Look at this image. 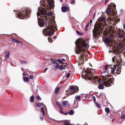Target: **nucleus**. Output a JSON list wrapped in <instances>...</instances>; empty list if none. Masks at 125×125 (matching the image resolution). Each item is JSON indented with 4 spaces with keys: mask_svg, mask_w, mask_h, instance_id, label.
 Wrapping results in <instances>:
<instances>
[{
    "mask_svg": "<svg viewBox=\"0 0 125 125\" xmlns=\"http://www.w3.org/2000/svg\"><path fill=\"white\" fill-rule=\"evenodd\" d=\"M48 13V15L49 16H51L52 14V13L51 11H49Z\"/></svg>",
    "mask_w": 125,
    "mask_h": 125,
    "instance_id": "nucleus-43",
    "label": "nucleus"
},
{
    "mask_svg": "<svg viewBox=\"0 0 125 125\" xmlns=\"http://www.w3.org/2000/svg\"><path fill=\"white\" fill-rule=\"evenodd\" d=\"M5 55L6 58H8L10 55V53L9 51H8L7 53L5 54Z\"/></svg>",
    "mask_w": 125,
    "mask_h": 125,
    "instance_id": "nucleus-27",
    "label": "nucleus"
},
{
    "mask_svg": "<svg viewBox=\"0 0 125 125\" xmlns=\"http://www.w3.org/2000/svg\"><path fill=\"white\" fill-rule=\"evenodd\" d=\"M77 102V101L76 100H75L74 101V104H76Z\"/></svg>",
    "mask_w": 125,
    "mask_h": 125,
    "instance_id": "nucleus-59",
    "label": "nucleus"
},
{
    "mask_svg": "<svg viewBox=\"0 0 125 125\" xmlns=\"http://www.w3.org/2000/svg\"><path fill=\"white\" fill-rule=\"evenodd\" d=\"M11 41L14 42L19 43L20 42V41L16 39L15 38H11Z\"/></svg>",
    "mask_w": 125,
    "mask_h": 125,
    "instance_id": "nucleus-18",
    "label": "nucleus"
},
{
    "mask_svg": "<svg viewBox=\"0 0 125 125\" xmlns=\"http://www.w3.org/2000/svg\"><path fill=\"white\" fill-rule=\"evenodd\" d=\"M36 98L39 100L40 101L41 100V98L39 95L36 96Z\"/></svg>",
    "mask_w": 125,
    "mask_h": 125,
    "instance_id": "nucleus-42",
    "label": "nucleus"
},
{
    "mask_svg": "<svg viewBox=\"0 0 125 125\" xmlns=\"http://www.w3.org/2000/svg\"><path fill=\"white\" fill-rule=\"evenodd\" d=\"M34 101V97L33 95L31 96L30 101L31 102H33Z\"/></svg>",
    "mask_w": 125,
    "mask_h": 125,
    "instance_id": "nucleus-29",
    "label": "nucleus"
},
{
    "mask_svg": "<svg viewBox=\"0 0 125 125\" xmlns=\"http://www.w3.org/2000/svg\"><path fill=\"white\" fill-rule=\"evenodd\" d=\"M35 103L36 105L38 107H40L41 105H42V103H41L40 102L36 103L35 102Z\"/></svg>",
    "mask_w": 125,
    "mask_h": 125,
    "instance_id": "nucleus-25",
    "label": "nucleus"
},
{
    "mask_svg": "<svg viewBox=\"0 0 125 125\" xmlns=\"http://www.w3.org/2000/svg\"><path fill=\"white\" fill-rule=\"evenodd\" d=\"M89 22H88V23H87V25H88L89 26Z\"/></svg>",
    "mask_w": 125,
    "mask_h": 125,
    "instance_id": "nucleus-63",
    "label": "nucleus"
},
{
    "mask_svg": "<svg viewBox=\"0 0 125 125\" xmlns=\"http://www.w3.org/2000/svg\"><path fill=\"white\" fill-rule=\"evenodd\" d=\"M23 80L26 82H28L29 81V78L27 77H25L23 79Z\"/></svg>",
    "mask_w": 125,
    "mask_h": 125,
    "instance_id": "nucleus-28",
    "label": "nucleus"
},
{
    "mask_svg": "<svg viewBox=\"0 0 125 125\" xmlns=\"http://www.w3.org/2000/svg\"><path fill=\"white\" fill-rule=\"evenodd\" d=\"M62 103L63 106H65L69 104V102L67 101H62Z\"/></svg>",
    "mask_w": 125,
    "mask_h": 125,
    "instance_id": "nucleus-21",
    "label": "nucleus"
},
{
    "mask_svg": "<svg viewBox=\"0 0 125 125\" xmlns=\"http://www.w3.org/2000/svg\"><path fill=\"white\" fill-rule=\"evenodd\" d=\"M51 60L52 61V62L53 64H55V65L54 66V67L56 68H59L58 67V66H59V64L56 61H54V59L53 60L52 59H51Z\"/></svg>",
    "mask_w": 125,
    "mask_h": 125,
    "instance_id": "nucleus-15",
    "label": "nucleus"
},
{
    "mask_svg": "<svg viewBox=\"0 0 125 125\" xmlns=\"http://www.w3.org/2000/svg\"><path fill=\"white\" fill-rule=\"evenodd\" d=\"M122 119H124L125 118V115H122L121 116Z\"/></svg>",
    "mask_w": 125,
    "mask_h": 125,
    "instance_id": "nucleus-41",
    "label": "nucleus"
},
{
    "mask_svg": "<svg viewBox=\"0 0 125 125\" xmlns=\"http://www.w3.org/2000/svg\"><path fill=\"white\" fill-rule=\"evenodd\" d=\"M123 27L125 30V25L124 24L123 25Z\"/></svg>",
    "mask_w": 125,
    "mask_h": 125,
    "instance_id": "nucleus-60",
    "label": "nucleus"
},
{
    "mask_svg": "<svg viewBox=\"0 0 125 125\" xmlns=\"http://www.w3.org/2000/svg\"><path fill=\"white\" fill-rule=\"evenodd\" d=\"M48 68H45V70L46 71V70H47Z\"/></svg>",
    "mask_w": 125,
    "mask_h": 125,
    "instance_id": "nucleus-61",
    "label": "nucleus"
},
{
    "mask_svg": "<svg viewBox=\"0 0 125 125\" xmlns=\"http://www.w3.org/2000/svg\"><path fill=\"white\" fill-rule=\"evenodd\" d=\"M63 124L64 125H69V124L68 122L65 121L63 123Z\"/></svg>",
    "mask_w": 125,
    "mask_h": 125,
    "instance_id": "nucleus-37",
    "label": "nucleus"
},
{
    "mask_svg": "<svg viewBox=\"0 0 125 125\" xmlns=\"http://www.w3.org/2000/svg\"><path fill=\"white\" fill-rule=\"evenodd\" d=\"M48 39L49 40V41L51 42H52L53 41V40L52 39V38H49V37L48 38Z\"/></svg>",
    "mask_w": 125,
    "mask_h": 125,
    "instance_id": "nucleus-38",
    "label": "nucleus"
},
{
    "mask_svg": "<svg viewBox=\"0 0 125 125\" xmlns=\"http://www.w3.org/2000/svg\"><path fill=\"white\" fill-rule=\"evenodd\" d=\"M82 52H83V53L84 54L86 52L85 49L83 48H76V50H75L76 53L77 54H79Z\"/></svg>",
    "mask_w": 125,
    "mask_h": 125,
    "instance_id": "nucleus-12",
    "label": "nucleus"
},
{
    "mask_svg": "<svg viewBox=\"0 0 125 125\" xmlns=\"http://www.w3.org/2000/svg\"><path fill=\"white\" fill-rule=\"evenodd\" d=\"M75 98L76 100H79L80 99L81 97L80 96H77L75 97Z\"/></svg>",
    "mask_w": 125,
    "mask_h": 125,
    "instance_id": "nucleus-34",
    "label": "nucleus"
},
{
    "mask_svg": "<svg viewBox=\"0 0 125 125\" xmlns=\"http://www.w3.org/2000/svg\"><path fill=\"white\" fill-rule=\"evenodd\" d=\"M85 30L87 31L88 30V29L87 28H85Z\"/></svg>",
    "mask_w": 125,
    "mask_h": 125,
    "instance_id": "nucleus-62",
    "label": "nucleus"
},
{
    "mask_svg": "<svg viewBox=\"0 0 125 125\" xmlns=\"http://www.w3.org/2000/svg\"><path fill=\"white\" fill-rule=\"evenodd\" d=\"M60 89V87H57L54 90V92L55 94H57Z\"/></svg>",
    "mask_w": 125,
    "mask_h": 125,
    "instance_id": "nucleus-22",
    "label": "nucleus"
},
{
    "mask_svg": "<svg viewBox=\"0 0 125 125\" xmlns=\"http://www.w3.org/2000/svg\"><path fill=\"white\" fill-rule=\"evenodd\" d=\"M56 104L57 105V106H58L59 107L60 109V108H62V107L61 106L60 103H58V104L57 103Z\"/></svg>",
    "mask_w": 125,
    "mask_h": 125,
    "instance_id": "nucleus-36",
    "label": "nucleus"
},
{
    "mask_svg": "<svg viewBox=\"0 0 125 125\" xmlns=\"http://www.w3.org/2000/svg\"><path fill=\"white\" fill-rule=\"evenodd\" d=\"M111 9H112L111 8L108 7L106 9V13L108 14L111 11Z\"/></svg>",
    "mask_w": 125,
    "mask_h": 125,
    "instance_id": "nucleus-23",
    "label": "nucleus"
},
{
    "mask_svg": "<svg viewBox=\"0 0 125 125\" xmlns=\"http://www.w3.org/2000/svg\"><path fill=\"white\" fill-rule=\"evenodd\" d=\"M68 114V112H65V113H64H64H63V114L65 115H67Z\"/></svg>",
    "mask_w": 125,
    "mask_h": 125,
    "instance_id": "nucleus-54",
    "label": "nucleus"
},
{
    "mask_svg": "<svg viewBox=\"0 0 125 125\" xmlns=\"http://www.w3.org/2000/svg\"><path fill=\"white\" fill-rule=\"evenodd\" d=\"M74 113L73 111L72 110H70L68 112L69 114L70 115H72Z\"/></svg>",
    "mask_w": 125,
    "mask_h": 125,
    "instance_id": "nucleus-35",
    "label": "nucleus"
},
{
    "mask_svg": "<svg viewBox=\"0 0 125 125\" xmlns=\"http://www.w3.org/2000/svg\"><path fill=\"white\" fill-rule=\"evenodd\" d=\"M117 56H114L112 58V60L113 62L115 63L114 65H113V67L112 66V65H109L106 64L104 66V71H105L109 72L110 71L109 69L111 71V72L113 74H114L115 71L116 70V66L118 64V63L121 62L120 59L118 58L117 57Z\"/></svg>",
    "mask_w": 125,
    "mask_h": 125,
    "instance_id": "nucleus-2",
    "label": "nucleus"
},
{
    "mask_svg": "<svg viewBox=\"0 0 125 125\" xmlns=\"http://www.w3.org/2000/svg\"><path fill=\"white\" fill-rule=\"evenodd\" d=\"M75 43L76 48H86L89 45L87 41L82 39H78Z\"/></svg>",
    "mask_w": 125,
    "mask_h": 125,
    "instance_id": "nucleus-6",
    "label": "nucleus"
},
{
    "mask_svg": "<svg viewBox=\"0 0 125 125\" xmlns=\"http://www.w3.org/2000/svg\"><path fill=\"white\" fill-rule=\"evenodd\" d=\"M22 64H26L27 63V62L25 61H23L22 60H21L19 61Z\"/></svg>",
    "mask_w": 125,
    "mask_h": 125,
    "instance_id": "nucleus-26",
    "label": "nucleus"
},
{
    "mask_svg": "<svg viewBox=\"0 0 125 125\" xmlns=\"http://www.w3.org/2000/svg\"><path fill=\"white\" fill-rule=\"evenodd\" d=\"M60 62L62 64H64L65 63L62 62V60H61V61H60Z\"/></svg>",
    "mask_w": 125,
    "mask_h": 125,
    "instance_id": "nucleus-51",
    "label": "nucleus"
},
{
    "mask_svg": "<svg viewBox=\"0 0 125 125\" xmlns=\"http://www.w3.org/2000/svg\"><path fill=\"white\" fill-rule=\"evenodd\" d=\"M33 75H30L29 79H33Z\"/></svg>",
    "mask_w": 125,
    "mask_h": 125,
    "instance_id": "nucleus-46",
    "label": "nucleus"
},
{
    "mask_svg": "<svg viewBox=\"0 0 125 125\" xmlns=\"http://www.w3.org/2000/svg\"><path fill=\"white\" fill-rule=\"evenodd\" d=\"M31 10L29 9L26 10L25 9L23 11L18 12L17 14V16L19 17L20 19H24L29 16L28 15L31 13Z\"/></svg>",
    "mask_w": 125,
    "mask_h": 125,
    "instance_id": "nucleus-7",
    "label": "nucleus"
},
{
    "mask_svg": "<svg viewBox=\"0 0 125 125\" xmlns=\"http://www.w3.org/2000/svg\"><path fill=\"white\" fill-rule=\"evenodd\" d=\"M105 112L108 113H109L110 112V110L108 107L105 108Z\"/></svg>",
    "mask_w": 125,
    "mask_h": 125,
    "instance_id": "nucleus-31",
    "label": "nucleus"
},
{
    "mask_svg": "<svg viewBox=\"0 0 125 125\" xmlns=\"http://www.w3.org/2000/svg\"><path fill=\"white\" fill-rule=\"evenodd\" d=\"M41 12L40 15L39 14L38 12H37V15L38 16H40L41 17L45 20H47L48 19L47 16H46L47 14V11L44 8H42L40 10Z\"/></svg>",
    "mask_w": 125,
    "mask_h": 125,
    "instance_id": "nucleus-9",
    "label": "nucleus"
},
{
    "mask_svg": "<svg viewBox=\"0 0 125 125\" xmlns=\"http://www.w3.org/2000/svg\"><path fill=\"white\" fill-rule=\"evenodd\" d=\"M58 67L59 68H56L57 69H60V70H62L63 69H64V68L63 67V66L62 65H60V66H59H59H58Z\"/></svg>",
    "mask_w": 125,
    "mask_h": 125,
    "instance_id": "nucleus-33",
    "label": "nucleus"
},
{
    "mask_svg": "<svg viewBox=\"0 0 125 125\" xmlns=\"http://www.w3.org/2000/svg\"><path fill=\"white\" fill-rule=\"evenodd\" d=\"M55 61L57 62H60V61H61V59H55Z\"/></svg>",
    "mask_w": 125,
    "mask_h": 125,
    "instance_id": "nucleus-47",
    "label": "nucleus"
},
{
    "mask_svg": "<svg viewBox=\"0 0 125 125\" xmlns=\"http://www.w3.org/2000/svg\"><path fill=\"white\" fill-rule=\"evenodd\" d=\"M103 29L101 23H99L95 24L94 28L92 31L93 36L94 38H98L101 36V34H102Z\"/></svg>",
    "mask_w": 125,
    "mask_h": 125,
    "instance_id": "nucleus-5",
    "label": "nucleus"
},
{
    "mask_svg": "<svg viewBox=\"0 0 125 125\" xmlns=\"http://www.w3.org/2000/svg\"><path fill=\"white\" fill-rule=\"evenodd\" d=\"M98 88L100 89H102L104 88L103 85L102 84H100L98 85Z\"/></svg>",
    "mask_w": 125,
    "mask_h": 125,
    "instance_id": "nucleus-24",
    "label": "nucleus"
},
{
    "mask_svg": "<svg viewBox=\"0 0 125 125\" xmlns=\"http://www.w3.org/2000/svg\"><path fill=\"white\" fill-rule=\"evenodd\" d=\"M89 27V25H87L85 27V28H87Z\"/></svg>",
    "mask_w": 125,
    "mask_h": 125,
    "instance_id": "nucleus-55",
    "label": "nucleus"
},
{
    "mask_svg": "<svg viewBox=\"0 0 125 125\" xmlns=\"http://www.w3.org/2000/svg\"><path fill=\"white\" fill-rule=\"evenodd\" d=\"M108 0H105L104 4H106L107 3V2H108Z\"/></svg>",
    "mask_w": 125,
    "mask_h": 125,
    "instance_id": "nucleus-53",
    "label": "nucleus"
},
{
    "mask_svg": "<svg viewBox=\"0 0 125 125\" xmlns=\"http://www.w3.org/2000/svg\"><path fill=\"white\" fill-rule=\"evenodd\" d=\"M109 72L104 71L101 73L102 78L104 81L103 84L106 87H110L111 86V83L113 84L114 82V78H111L110 75H108Z\"/></svg>",
    "mask_w": 125,
    "mask_h": 125,
    "instance_id": "nucleus-3",
    "label": "nucleus"
},
{
    "mask_svg": "<svg viewBox=\"0 0 125 125\" xmlns=\"http://www.w3.org/2000/svg\"><path fill=\"white\" fill-rule=\"evenodd\" d=\"M85 56V54H84V53H83L81 56H80L81 58V59H82L83 58V59H84L83 58Z\"/></svg>",
    "mask_w": 125,
    "mask_h": 125,
    "instance_id": "nucleus-39",
    "label": "nucleus"
},
{
    "mask_svg": "<svg viewBox=\"0 0 125 125\" xmlns=\"http://www.w3.org/2000/svg\"><path fill=\"white\" fill-rule=\"evenodd\" d=\"M92 99L93 100V101L94 102H95L96 101V99L95 97L94 96H93V97H92Z\"/></svg>",
    "mask_w": 125,
    "mask_h": 125,
    "instance_id": "nucleus-45",
    "label": "nucleus"
},
{
    "mask_svg": "<svg viewBox=\"0 0 125 125\" xmlns=\"http://www.w3.org/2000/svg\"><path fill=\"white\" fill-rule=\"evenodd\" d=\"M92 22V20H90V22L91 23Z\"/></svg>",
    "mask_w": 125,
    "mask_h": 125,
    "instance_id": "nucleus-64",
    "label": "nucleus"
},
{
    "mask_svg": "<svg viewBox=\"0 0 125 125\" xmlns=\"http://www.w3.org/2000/svg\"><path fill=\"white\" fill-rule=\"evenodd\" d=\"M96 106L98 108H101L100 105V104L98 103H96Z\"/></svg>",
    "mask_w": 125,
    "mask_h": 125,
    "instance_id": "nucleus-40",
    "label": "nucleus"
},
{
    "mask_svg": "<svg viewBox=\"0 0 125 125\" xmlns=\"http://www.w3.org/2000/svg\"><path fill=\"white\" fill-rule=\"evenodd\" d=\"M99 21L100 22H104L106 21L104 17H100L99 19Z\"/></svg>",
    "mask_w": 125,
    "mask_h": 125,
    "instance_id": "nucleus-19",
    "label": "nucleus"
},
{
    "mask_svg": "<svg viewBox=\"0 0 125 125\" xmlns=\"http://www.w3.org/2000/svg\"><path fill=\"white\" fill-rule=\"evenodd\" d=\"M118 69H117L116 71H115V74L116 73L118 74H119L121 72L120 70L121 69V67H119V66H118Z\"/></svg>",
    "mask_w": 125,
    "mask_h": 125,
    "instance_id": "nucleus-17",
    "label": "nucleus"
},
{
    "mask_svg": "<svg viewBox=\"0 0 125 125\" xmlns=\"http://www.w3.org/2000/svg\"><path fill=\"white\" fill-rule=\"evenodd\" d=\"M54 18H52V20L50 21L48 25L47 24L46 26V28L43 30V34L45 36L52 35L54 31V29L56 28V25L54 21Z\"/></svg>",
    "mask_w": 125,
    "mask_h": 125,
    "instance_id": "nucleus-1",
    "label": "nucleus"
},
{
    "mask_svg": "<svg viewBox=\"0 0 125 125\" xmlns=\"http://www.w3.org/2000/svg\"><path fill=\"white\" fill-rule=\"evenodd\" d=\"M70 73H68L67 74V75L66 76V78H68L69 77L70 75Z\"/></svg>",
    "mask_w": 125,
    "mask_h": 125,
    "instance_id": "nucleus-49",
    "label": "nucleus"
},
{
    "mask_svg": "<svg viewBox=\"0 0 125 125\" xmlns=\"http://www.w3.org/2000/svg\"><path fill=\"white\" fill-rule=\"evenodd\" d=\"M79 91L78 87H76L73 86L70 87L69 90V92L71 95L72 94L77 93Z\"/></svg>",
    "mask_w": 125,
    "mask_h": 125,
    "instance_id": "nucleus-11",
    "label": "nucleus"
},
{
    "mask_svg": "<svg viewBox=\"0 0 125 125\" xmlns=\"http://www.w3.org/2000/svg\"><path fill=\"white\" fill-rule=\"evenodd\" d=\"M62 61H65V60L63 58H62Z\"/></svg>",
    "mask_w": 125,
    "mask_h": 125,
    "instance_id": "nucleus-58",
    "label": "nucleus"
},
{
    "mask_svg": "<svg viewBox=\"0 0 125 125\" xmlns=\"http://www.w3.org/2000/svg\"><path fill=\"white\" fill-rule=\"evenodd\" d=\"M41 110L42 112L43 116H44L45 115V113L44 110V108L43 107H42L41 108Z\"/></svg>",
    "mask_w": 125,
    "mask_h": 125,
    "instance_id": "nucleus-32",
    "label": "nucleus"
},
{
    "mask_svg": "<svg viewBox=\"0 0 125 125\" xmlns=\"http://www.w3.org/2000/svg\"><path fill=\"white\" fill-rule=\"evenodd\" d=\"M124 38L123 39V41H125V37H124Z\"/></svg>",
    "mask_w": 125,
    "mask_h": 125,
    "instance_id": "nucleus-56",
    "label": "nucleus"
},
{
    "mask_svg": "<svg viewBox=\"0 0 125 125\" xmlns=\"http://www.w3.org/2000/svg\"><path fill=\"white\" fill-rule=\"evenodd\" d=\"M19 43H21V44L22 45H23V42H21L20 41V42Z\"/></svg>",
    "mask_w": 125,
    "mask_h": 125,
    "instance_id": "nucleus-57",
    "label": "nucleus"
},
{
    "mask_svg": "<svg viewBox=\"0 0 125 125\" xmlns=\"http://www.w3.org/2000/svg\"><path fill=\"white\" fill-rule=\"evenodd\" d=\"M60 113L62 114H63V113H64V112H63L62 110V109H63V108H60Z\"/></svg>",
    "mask_w": 125,
    "mask_h": 125,
    "instance_id": "nucleus-44",
    "label": "nucleus"
},
{
    "mask_svg": "<svg viewBox=\"0 0 125 125\" xmlns=\"http://www.w3.org/2000/svg\"><path fill=\"white\" fill-rule=\"evenodd\" d=\"M113 53H115V56H117V57L118 58H119L121 61V62H118V64L116 66V67L117 66H119L120 64L122 66L124 65L125 64V63L124 62H122V60L121 59V55L119 53V51L118 50H114L113 51Z\"/></svg>",
    "mask_w": 125,
    "mask_h": 125,
    "instance_id": "nucleus-10",
    "label": "nucleus"
},
{
    "mask_svg": "<svg viewBox=\"0 0 125 125\" xmlns=\"http://www.w3.org/2000/svg\"><path fill=\"white\" fill-rule=\"evenodd\" d=\"M38 23L39 25L41 27H43L44 26L45 23L44 20L41 19L39 20L38 19Z\"/></svg>",
    "mask_w": 125,
    "mask_h": 125,
    "instance_id": "nucleus-13",
    "label": "nucleus"
},
{
    "mask_svg": "<svg viewBox=\"0 0 125 125\" xmlns=\"http://www.w3.org/2000/svg\"><path fill=\"white\" fill-rule=\"evenodd\" d=\"M124 33L123 31H122V32H121L120 31H119L117 33L118 37L120 38H122L123 37H124V36L123 35Z\"/></svg>",
    "mask_w": 125,
    "mask_h": 125,
    "instance_id": "nucleus-14",
    "label": "nucleus"
},
{
    "mask_svg": "<svg viewBox=\"0 0 125 125\" xmlns=\"http://www.w3.org/2000/svg\"><path fill=\"white\" fill-rule=\"evenodd\" d=\"M61 10L63 12H65L69 10V8L67 6H63L62 7Z\"/></svg>",
    "mask_w": 125,
    "mask_h": 125,
    "instance_id": "nucleus-16",
    "label": "nucleus"
},
{
    "mask_svg": "<svg viewBox=\"0 0 125 125\" xmlns=\"http://www.w3.org/2000/svg\"><path fill=\"white\" fill-rule=\"evenodd\" d=\"M84 34V33L83 32H80L79 34V35L80 36L83 35Z\"/></svg>",
    "mask_w": 125,
    "mask_h": 125,
    "instance_id": "nucleus-48",
    "label": "nucleus"
},
{
    "mask_svg": "<svg viewBox=\"0 0 125 125\" xmlns=\"http://www.w3.org/2000/svg\"><path fill=\"white\" fill-rule=\"evenodd\" d=\"M116 6L114 3H111L110 5H108V7H110L112 9H113L112 8H113L114 9H115Z\"/></svg>",
    "mask_w": 125,
    "mask_h": 125,
    "instance_id": "nucleus-20",
    "label": "nucleus"
},
{
    "mask_svg": "<svg viewBox=\"0 0 125 125\" xmlns=\"http://www.w3.org/2000/svg\"><path fill=\"white\" fill-rule=\"evenodd\" d=\"M40 2L45 7H49V5L52 8L54 6V0H41Z\"/></svg>",
    "mask_w": 125,
    "mask_h": 125,
    "instance_id": "nucleus-8",
    "label": "nucleus"
},
{
    "mask_svg": "<svg viewBox=\"0 0 125 125\" xmlns=\"http://www.w3.org/2000/svg\"><path fill=\"white\" fill-rule=\"evenodd\" d=\"M76 32L77 33V34L79 35V33H80V32H79V31H77V30H76Z\"/></svg>",
    "mask_w": 125,
    "mask_h": 125,
    "instance_id": "nucleus-52",
    "label": "nucleus"
},
{
    "mask_svg": "<svg viewBox=\"0 0 125 125\" xmlns=\"http://www.w3.org/2000/svg\"><path fill=\"white\" fill-rule=\"evenodd\" d=\"M75 2V0H71V3L72 4H73V3Z\"/></svg>",
    "mask_w": 125,
    "mask_h": 125,
    "instance_id": "nucleus-50",
    "label": "nucleus"
},
{
    "mask_svg": "<svg viewBox=\"0 0 125 125\" xmlns=\"http://www.w3.org/2000/svg\"><path fill=\"white\" fill-rule=\"evenodd\" d=\"M105 43L108 44H109L110 43V40L108 39H106L105 40Z\"/></svg>",
    "mask_w": 125,
    "mask_h": 125,
    "instance_id": "nucleus-30",
    "label": "nucleus"
},
{
    "mask_svg": "<svg viewBox=\"0 0 125 125\" xmlns=\"http://www.w3.org/2000/svg\"><path fill=\"white\" fill-rule=\"evenodd\" d=\"M84 71L85 73V74H84L85 78L92 81H98L97 77L93 75L95 72L94 69L87 68Z\"/></svg>",
    "mask_w": 125,
    "mask_h": 125,
    "instance_id": "nucleus-4",
    "label": "nucleus"
}]
</instances>
